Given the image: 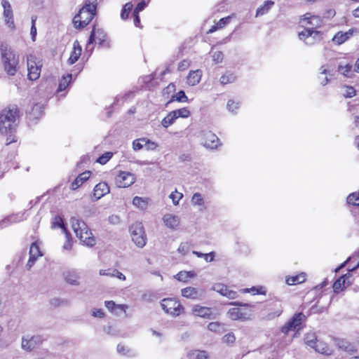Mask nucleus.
Listing matches in <instances>:
<instances>
[{"instance_id":"c756f323","label":"nucleus","mask_w":359,"mask_h":359,"mask_svg":"<svg viewBox=\"0 0 359 359\" xmlns=\"http://www.w3.org/2000/svg\"><path fill=\"white\" fill-rule=\"evenodd\" d=\"M337 70L341 74L348 78H351L355 72L354 69H353L352 65L350 64H340L338 66Z\"/></svg>"},{"instance_id":"680f3d73","label":"nucleus","mask_w":359,"mask_h":359,"mask_svg":"<svg viewBox=\"0 0 359 359\" xmlns=\"http://www.w3.org/2000/svg\"><path fill=\"white\" fill-rule=\"evenodd\" d=\"M226 106L228 109L233 113L236 112V110L238 109V103L235 102L233 100H229Z\"/></svg>"},{"instance_id":"338daca9","label":"nucleus","mask_w":359,"mask_h":359,"mask_svg":"<svg viewBox=\"0 0 359 359\" xmlns=\"http://www.w3.org/2000/svg\"><path fill=\"white\" fill-rule=\"evenodd\" d=\"M15 133H8V134H6V135H8V137H6V144L8 145V144H10L13 142H15L17 141V138L15 137V135H14Z\"/></svg>"},{"instance_id":"79ce46f5","label":"nucleus","mask_w":359,"mask_h":359,"mask_svg":"<svg viewBox=\"0 0 359 359\" xmlns=\"http://www.w3.org/2000/svg\"><path fill=\"white\" fill-rule=\"evenodd\" d=\"M133 4L131 2L126 3L123 6L121 13V19H123V20L127 19L129 15L130 12L133 9Z\"/></svg>"},{"instance_id":"a211bd4d","label":"nucleus","mask_w":359,"mask_h":359,"mask_svg":"<svg viewBox=\"0 0 359 359\" xmlns=\"http://www.w3.org/2000/svg\"><path fill=\"white\" fill-rule=\"evenodd\" d=\"M203 291L193 287H187L182 290V295L188 299H201L203 297Z\"/></svg>"},{"instance_id":"5701e85b","label":"nucleus","mask_w":359,"mask_h":359,"mask_svg":"<svg viewBox=\"0 0 359 359\" xmlns=\"http://www.w3.org/2000/svg\"><path fill=\"white\" fill-rule=\"evenodd\" d=\"M353 29H351L346 32H339L334 36L332 41L337 44L341 45L347 41L353 35Z\"/></svg>"},{"instance_id":"4468645a","label":"nucleus","mask_w":359,"mask_h":359,"mask_svg":"<svg viewBox=\"0 0 359 359\" xmlns=\"http://www.w3.org/2000/svg\"><path fill=\"white\" fill-rule=\"evenodd\" d=\"M192 313L194 316L206 319L215 318L212 309L200 305H194L192 307Z\"/></svg>"},{"instance_id":"864d4df0","label":"nucleus","mask_w":359,"mask_h":359,"mask_svg":"<svg viewBox=\"0 0 359 359\" xmlns=\"http://www.w3.org/2000/svg\"><path fill=\"white\" fill-rule=\"evenodd\" d=\"M352 259H355V261H357V264L354 266H353V267L348 266V271H355V269H357L359 267V259H358V257H356V258H351V257H350L345 262H344L340 266H339L337 269H336L335 271H338L340 269L343 268L345 266L346 262H351Z\"/></svg>"},{"instance_id":"7c9ffc66","label":"nucleus","mask_w":359,"mask_h":359,"mask_svg":"<svg viewBox=\"0 0 359 359\" xmlns=\"http://www.w3.org/2000/svg\"><path fill=\"white\" fill-rule=\"evenodd\" d=\"M149 198L135 196L133 198V204L137 208L144 210L147 208Z\"/></svg>"},{"instance_id":"f03ea898","label":"nucleus","mask_w":359,"mask_h":359,"mask_svg":"<svg viewBox=\"0 0 359 359\" xmlns=\"http://www.w3.org/2000/svg\"><path fill=\"white\" fill-rule=\"evenodd\" d=\"M0 51L4 71L9 76H14L19 69V55L6 44L1 46Z\"/></svg>"},{"instance_id":"8fccbe9b","label":"nucleus","mask_w":359,"mask_h":359,"mask_svg":"<svg viewBox=\"0 0 359 359\" xmlns=\"http://www.w3.org/2000/svg\"><path fill=\"white\" fill-rule=\"evenodd\" d=\"M145 138L135 140L133 142V148L134 150L137 151L142 148H145Z\"/></svg>"},{"instance_id":"b1692460","label":"nucleus","mask_w":359,"mask_h":359,"mask_svg":"<svg viewBox=\"0 0 359 359\" xmlns=\"http://www.w3.org/2000/svg\"><path fill=\"white\" fill-rule=\"evenodd\" d=\"M313 349L321 354L331 355L333 353L332 349L324 341L318 340L313 347Z\"/></svg>"},{"instance_id":"2f4dec72","label":"nucleus","mask_w":359,"mask_h":359,"mask_svg":"<svg viewBox=\"0 0 359 359\" xmlns=\"http://www.w3.org/2000/svg\"><path fill=\"white\" fill-rule=\"evenodd\" d=\"M236 80V75L231 72H225L219 79V83L222 85H226L228 83H232Z\"/></svg>"},{"instance_id":"ddd939ff","label":"nucleus","mask_w":359,"mask_h":359,"mask_svg":"<svg viewBox=\"0 0 359 359\" xmlns=\"http://www.w3.org/2000/svg\"><path fill=\"white\" fill-rule=\"evenodd\" d=\"M163 222L165 226L172 230H177L179 229L181 219L180 217L175 214L166 213L163 216Z\"/></svg>"},{"instance_id":"ea45409f","label":"nucleus","mask_w":359,"mask_h":359,"mask_svg":"<svg viewBox=\"0 0 359 359\" xmlns=\"http://www.w3.org/2000/svg\"><path fill=\"white\" fill-rule=\"evenodd\" d=\"M43 254L41 253L39 245L36 243H33L29 249V257L38 259V257H41Z\"/></svg>"},{"instance_id":"a19ab883","label":"nucleus","mask_w":359,"mask_h":359,"mask_svg":"<svg viewBox=\"0 0 359 359\" xmlns=\"http://www.w3.org/2000/svg\"><path fill=\"white\" fill-rule=\"evenodd\" d=\"M26 218L25 212H19L8 216V219L11 222V224L23 221Z\"/></svg>"},{"instance_id":"052dcab7","label":"nucleus","mask_w":359,"mask_h":359,"mask_svg":"<svg viewBox=\"0 0 359 359\" xmlns=\"http://www.w3.org/2000/svg\"><path fill=\"white\" fill-rule=\"evenodd\" d=\"M36 20V17H35V16L32 17V27H31L30 34L32 35V39L33 41H35V37L36 35V28L35 26Z\"/></svg>"},{"instance_id":"aec40b11","label":"nucleus","mask_w":359,"mask_h":359,"mask_svg":"<svg viewBox=\"0 0 359 359\" xmlns=\"http://www.w3.org/2000/svg\"><path fill=\"white\" fill-rule=\"evenodd\" d=\"M96 39L98 41L99 43H102L105 41V34L102 30L96 29L94 27L88 39L86 48H88L95 41Z\"/></svg>"},{"instance_id":"4be33fe9","label":"nucleus","mask_w":359,"mask_h":359,"mask_svg":"<svg viewBox=\"0 0 359 359\" xmlns=\"http://www.w3.org/2000/svg\"><path fill=\"white\" fill-rule=\"evenodd\" d=\"M351 278V275L350 273H346L345 275L341 276L339 278H338L333 285V289L335 292H338L340 290H342L346 287V282L347 281L348 285L351 283L350 278Z\"/></svg>"},{"instance_id":"c9c22d12","label":"nucleus","mask_w":359,"mask_h":359,"mask_svg":"<svg viewBox=\"0 0 359 359\" xmlns=\"http://www.w3.org/2000/svg\"><path fill=\"white\" fill-rule=\"evenodd\" d=\"M72 79V74H68L67 76H62L58 86V92L65 90L71 83Z\"/></svg>"},{"instance_id":"bf43d9fd","label":"nucleus","mask_w":359,"mask_h":359,"mask_svg":"<svg viewBox=\"0 0 359 359\" xmlns=\"http://www.w3.org/2000/svg\"><path fill=\"white\" fill-rule=\"evenodd\" d=\"M53 227H61L65 233L67 232L66 228L62 224V219L60 217H56L55 221L53 223Z\"/></svg>"},{"instance_id":"bb28decb","label":"nucleus","mask_w":359,"mask_h":359,"mask_svg":"<svg viewBox=\"0 0 359 359\" xmlns=\"http://www.w3.org/2000/svg\"><path fill=\"white\" fill-rule=\"evenodd\" d=\"M228 316L233 320H245L247 319V314L242 311L239 308L230 309L227 312Z\"/></svg>"},{"instance_id":"f257e3e1","label":"nucleus","mask_w":359,"mask_h":359,"mask_svg":"<svg viewBox=\"0 0 359 359\" xmlns=\"http://www.w3.org/2000/svg\"><path fill=\"white\" fill-rule=\"evenodd\" d=\"M20 121V111L15 104L4 109L0 114V132L2 134L15 133Z\"/></svg>"},{"instance_id":"f704fd0d","label":"nucleus","mask_w":359,"mask_h":359,"mask_svg":"<svg viewBox=\"0 0 359 359\" xmlns=\"http://www.w3.org/2000/svg\"><path fill=\"white\" fill-rule=\"evenodd\" d=\"M320 76H318V79L320 81V83L321 85L323 86H325L330 81V79L328 78L327 76H325V77H321V75H329V76H332V74H330V72L328 71L327 67L325 65H323L320 68Z\"/></svg>"},{"instance_id":"5fc2aeb1","label":"nucleus","mask_w":359,"mask_h":359,"mask_svg":"<svg viewBox=\"0 0 359 359\" xmlns=\"http://www.w3.org/2000/svg\"><path fill=\"white\" fill-rule=\"evenodd\" d=\"M344 96L346 97H353L355 95V90L352 86H345Z\"/></svg>"},{"instance_id":"c85d7f7f","label":"nucleus","mask_w":359,"mask_h":359,"mask_svg":"<svg viewBox=\"0 0 359 359\" xmlns=\"http://www.w3.org/2000/svg\"><path fill=\"white\" fill-rule=\"evenodd\" d=\"M105 306L109 310L111 313L115 315H118L117 312V309H120L121 311H123L126 313V309H128V306L126 304H116L113 301H106L104 302Z\"/></svg>"},{"instance_id":"774afa93","label":"nucleus","mask_w":359,"mask_h":359,"mask_svg":"<svg viewBox=\"0 0 359 359\" xmlns=\"http://www.w3.org/2000/svg\"><path fill=\"white\" fill-rule=\"evenodd\" d=\"M92 316L93 317H98V318H102L104 316V313L102 309H95L92 311Z\"/></svg>"},{"instance_id":"6e6552de","label":"nucleus","mask_w":359,"mask_h":359,"mask_svg":"<svg viewBox=\"0 0 359 359\" xmlns=\"http://www.w3.org/2000/svg\"><path fill=\"white\" fill-rule=\"evenodd\" d=\"M39 63L40 62L36 61V57L34 55L29 54L27 55V76L29 80L35 81L39 78L41 68V65Z\"/></svg>"},{"instance_id":"9b49d317","label":"nucleus","mask_w":359,"mask_h":359,"mask_svg":"<svg viewBox=\"0 0 359 359\" xmlns=\"http://www.w3.org/2000/svg\"><path fill=\"white\" fill-rule=\"evenodd\" d=\"M62 278L65 282L72 286H79L81 285V272L76 269H67L62 273Z\"/></svg>"},{"instance_id":"58836bf2","label":"nucleus","mask_w":359,"mask_h":359,"mask_svg":"<svg viewBox=\"0 0 359 359\" xmlns=\"http://www.w3.org/2000/svg\"><path fill=\"white\" fill-rule=\"evenodd\" d=\"M189 359H208V354L205 351L195 350L188 355Z\"/></svg>"},{"instance_id":"69168bd1","label":"nucleus","mask_w":359,"mask_h":359,"mask_svg":"<svg viewBox=\"0 0 359 359\" xmlns=\"http://www.w3.org/2000/svg\"><path fill=\"white\" fill-rule=\"evenodd\" d=\"M175 278L179 280L182 282H187L188 281V276L187 274V271H180L179 272L176 276Z\"/></svg>"},{"instance_id":"a878e982","label":"nucleus","mask_w":359,"mask_h":359,"mask_svg":"<svg viewBox=\"0 0 359 359\" xmlns=\"http://www.w3.org/2000/svg\"><path fill=\"white\" fill-rule=\"evenodd\" d=\"M202 71L196 69L194 71H190L187 76V83L189 86H194L198 84L201 79Z\"/></svg>"},{"instance_id":"f3484780","label":"nucleus","mask_w":359,"mask_h":359,"mask_svg":"<svg viewBox=\"0 0 359 359\" xmlns=\"http://www.w3.org/2000/svg\"><path fill=\"white\" fill-rule=\"evenodd\" d=\"M213 290L230 299H234L238 297V294L236 291L230 290L226 285L222 283L214 285Z\"/></svg>"},{"instance_id":"9d476101","label":"nucleus","mask_w":359,"mask_h":359,"mask_svg":"<svg viewBox=\"0 0 359 359\" xmlns=\"http://www.w3.org/2000/svg\"><path fill=\"white\" fill-rule=\"evenodd\" d=\"M135 182V177L133 174L122 171L115 178V183L120 188H126L131 186Z\"/></svg>"},{"instance_id":"c03bdc74","label":"nucleus","mask_w":359,"mask_h":359,"mask_svg":"<svg viewBox=\"0 0 359 359\" xmlns=\"http://www.w3.org/2000/svg\"><path fill=\"white\" fill-rule=\"evenodd\" d=\"M347 203L353 205H359V192L352 193L347 197Z\"/></svg>"},{"instance_id":"4d7b16f0","label":"nucleus","mask_w":359,"mask_h":359,"mask_svg":"<svg viewBox=\"0 0 359 359\" xmlns=\"http://www.w3.org/2000/svg\"><path fill=\"white\" fill-rule=\"evenodd\" d=\"M117 351L123 355H131L130 353V351L124 345L118 344L117 346Z\"/></svg>"},{"instance_id":"f8f14e48","label":"nucleus","mask_w":359,"mask_h":359,"mask_svg":"<svg viewBox=\"0 0 359 359\" xmlns=\"http://www.w3.org/2000/svg\"><path fill=\"white\" fill-rule=\"evenodd\" d=\"M43 341L44 339L40 335L33 336L29 339L23 337L22 340V348L25 351H31L41 344Z\"/></svg>"},{"instance_id":"412c9836","label":"nucleus","mask_w":359,"mask_h":359,"mask_svg":"<svg viewBox=\"0 0 359 359\" xmlns=\"http://www.w3.org/2000/svg\"><path fill=\"white\" fill-rule=\"evenodd\" d=\"M81 46L78 41H75L73 44V50L70 53V56L67 60L69 65L74 64L81 55Z\"/></svg>"},{"instance_id":"e2e57ef3","label":"nucleus","mask_w":359,"mask_h":359,"mask_svg":"<svg viewBox=\"0 0 359 359\" xmlns=\"http://www.w3.org/2000/svg\"><path fill=\"white\" fill-rule=\"evenodd\" d=\"M145 148L147 150H154L157 147V144L154 142L150 141L149 140H147L145 138Z\"/></svg>"},{"instance_id":"473e14b6","label":"nucleus","mask_w":359,"mask_h":359,"mask_svg":"<svg viewBox=\"0 0 359 359\" xmlns=\"http://www.w3.org/2000/svg\"><path fill=\"white\" fill-rule=\"evenodd\" d=\"M306 280V274L302 273L299 275L290 276L286 278V283L288 285H292L304 282Z\"/></svg>"},{"instance_id":"6ab92c4d","label":"nucleus","mask_w":359,"mask_h":359,"mask_svg":"<svg viewBox=\"0 0 359 359\" xmlns=\"http://www.w3.org/2000/svg\"><path fill=\"white\" fill-rule=\"evenodd\" d=\"M108 193H109V187L106 182L98 183L93 189V196L96 200L101 198Z\"/></svg>"},{"instance_id":"39448f33","label":"nucleus","mask_w":359,"mask_h":359,"mask_svg":"<svg viewBox=\"0 0 359 359\" xmlns=\"http://www.w3.org/2000/svg\"><path fill=\"white\" fill-rule=\"evenodd\" d=\"M129 231L134 243L139 248H143L147 243V236L142 223L137 222L133 224Z\"/></svg>"},{"instance_id":"20e7f679","label":"nucleus","mask_w":359,"mask_h":359,"mask_svg":"<svg viewBox=\"0 0 359 359\" xmlns=\"http://www.w3.org/2000/svg\"><path fill=\"white\" fill-rule=\"evenodd\" d=\"M71 223L76 237L83 245L88 247H93L95 245L96 240L95 236L83 220L77 217H72Z\"/></svg>"},{"instance_id":"e433bc0d","label":"nucleus","mask_w":359,"mask_h":359,"mask_svg":"<svg viewBox=\"0 0 359 359\" xmlns=\"http://www.w3.org/2000/svg\"><path fill=\"white\" fill-rule=\"evenodd\" d=\"M273 4L274 2L272 1H264V4L257 8L256 16L263 15L266 13Z\"/></svg>"},{"instance_id":"0eeeda50","label":"nucleus","mask_w":359,"mask_h":359,"mask_svg":"<svg viewBox=\"0 0 359 359\" xmlns=\"http://www.w3.org/2000/svg\"><path fill=\"white\" fill-rule=\"evenodd\" d=\"M162 309L168 313L177 316L184 311L180 302L174 298L163 299L161 302Z\"/></svg>"},{"instance_id":"1a4fd4ad","label":"nucleus","mask_w":359,"mask_h":359,"mask_svg":"<svg viewBox=\"0 0 359 359\" xmlns=\"http://www.w3.org/2000/svg\"><path fill=\"white\" fill-rule=\"evenodd\" d=\"M306 316L302 312L294 314L293 317L282 327L281 332L284 334H287L290 331L296 330L301 325L302 323L306 320Z\"/></svg>"},{"instance_id":"0e129e2a","label":"nucleus","mask_w":359,"mask_h":359,"mask_svg":"<svg viewBox=\"0 0 359 359\" xmlns=\"http://www.w3.org/2000/svg\"><path fill=\"white\" fill-rule=\"evenodd\" d=\"M231 16H227L226 18H221L217 22V27L219 29L223 28L226 25H227L230 22Z\"/></svg>"},{"instance_id":"4c0bfd02","label":"nucleus","mask_w":359,"mask_h":359,"mask_svg":"<svg viewBox=\"0 0 359 359\" xmlns=\"http://www.w3.org/2000/svg\"><path fill=\"white\" fill-rule=\"evenodd\" d=\"M177 119L173 111H170L161 121V124L164 128H168L170 126L173 124Z\"/></svg>"},{"instance_id":"13d9d810","label":"nucleus","mask_w":359,"mask_h":359,"mask_svg":"<svg viewBox=\"0 0 359 359\" xmlns=\"http://www.w3.org/2000/svg\"><path fill=\"white\" fill-rule=\"evenodd\" d=\"M149 1V0H148L147 1H140L135 7V8L134 10V13H139L140 12L142 11L145 8V7L147 6Z\"/></svg>"},{"instance_id":"2eb2a0df","label":"nucleus","mask_w":359,"mask_h":359,"mask_svg":"<svg viewBox=\"0 0 359 359\" xmlns=\"http://www.w3.org/2000/svg\"><path fill=\"white\" fill-rule=\"evenodd\" d=\"M219 138L217 135L210 131L205 132L203 133V144L205 147L208 149H216L218 146Z\"/></svg>"},{"instance_id":"393cba45","label":"nucleus","mask_w":359,"mask_h":359,"mask_svg":"<svg viewBox=\"0 0 359 359\" xmlns=\"http://www.w3.org/2000/svg\"><path fill=\"white\" fill-rule=\"evenodd\" d=\"M302 20L306 22V24L311 25V27H320L323 24L322 19L319 16L311 15L310 13H306Z\"/></svg>"},{"instance_id":"cd10ccee","label":"nucleus","mask_w":359,"mask_h":359,"mask_svg":"<svg viewBox=\"0 0 359 359\" xmlns=\"http://www.w3.org/2000/svg\"><path fill=\"white\" fill-rule=\"evenodd\" d=\"M90 171H85L83 173L80 174L72 183V189H77L85 181H86L90 177Z\"/></svg>"},{"instance_id":"72a5a7b5","label":"nucleus","mask_w":359,"mask_h":359,"mask_svg":"<svg viewBox=\"0 0 359 359\" xmlns=\"http://www.w3.org/2000/svg\"><path fill=\"white\" fill-rule=\"evenodd\" d=\"M318 340L319 339L317 338V336L314 332H309L305 334V344L312 348H313Z\"/></svg>"},{"instance_id":"603ef678","label":"nucleus","mask_w":359,"mask_h":359,"mask_svg":"<svg viewBox=\"0 0 359 359\" xmlns=\"http://www.w3.org/2000/svg\"><path fill=\"white\" fill-rule=\"evenodd\" d=\"M235 340L236 337L232 332L225 334L222 338V341L226 344H233Z\"/></svg>"},{"instance_id":"dca6fc26","label":"nucleus","mask_w":359,"mask_h":359,"mask_svg":"<svg viewBox=\"0 0 359 359\" xmlns=\"http://www.w3.org/2000/svg\"><path fill=\"white\" fill-rule=\"evenodd\" d=\"M1 6L4 8V17L6 25L10 27H14L13 13L11 4L8 0H2Z\"/></svg>"},{"instance_id":"3c124183","label":"nucleus","mask_w":359,"mask_h":359,"mask_svg":"<svg viewBox=\"0 0 359 359\" xmlns=\"http://www.w3.org/2000/svg\"><path fill=\"white\" fill-rule=\"evenodd\" d=\"M111 157H112V153L106 152L105 154H102L97 159V162L102 165H104V164L107 163V162H108Z\"/></svg>"},{"instance_id":"09e8293b","label":"nucleus","mask_w":359,"mask_h":359,"mask_svg":"<svg viewBox=\"0 0 359 359\" xmlns=\"http://www.w3.org/2000/svg\"><path fill=\"white\" fill-rule=\"evenodd\" d=\"M183 195L182 194L178 192L177 190L175 191H172L170 196L169 198L172 200L174 205H177L179 203V201L182 198Z\"/></svg>"},{"instance_id":"a18cd8bd","label":"nucleus","mask_w":359,"mask_h":359,"mask_svg":"<svg viewBox=\"0 0 359 359\" xmlns=\"http://www.w3.org/2000/svg\"><path fill=\"white\" fill-rule=\"evenodd\" d=\"M208 329L214 332H221L223 330V325L218 322H212L208 325Z\"/></svg>"},{"instance_id":"423d86ee","label":"nucleus","mask_w":359,"mask_h":359,"mask_svg":"<svg viewBox=\"0 0 359 359\" xmlns=\"http://www.w3.org/2000/svg\"><path fill=\"white\" fill-rule=\"evenodd\" d=\"M299 38L306 45L312 46L323 39V33L313 27H308L299 33Z\"/></svg>"},{"instance_id":"de8ad7c7","label":"nucleus","mask_w":359,"mask_h":359,"mask_svg":"<svg viewBox=\"0 0 359 359\" xmlns=\"http://www.w3.org/2000/svg\"><path fill=\"white\" fill-rule=\"evenodd\" d=\"M173 112L175 113V116H177V118L181 117V118H187L190 115V111L187 107H183L179 109L174 110Z\"/></svg>"},{"instance_id":"6e6d98bb","label":"nucleus","mask_w":359,"mask_h":359,"mask_svg":"<svg viewBox=\"0 0 359 359\" xmlns=\"http://www.w3.org/2000/svg\"><path fill=\"white\" fill-rule=\"evenodd\" d=\"M212 57L215 63H220L223 61L224 54L222 51H215L212 53Z\"/></svg>"},{"instance_id":"7ed1b4c3","label":"nucleus","mask_w":359,"mask_h":359,"mask_svg":"<svg viewBox=\"0 0 359 359\" xmlns=\"http://www.w3.org/2000/svg\"><path fill=\"white\" fill-rule=\"evenodd\" d=\"M97 4V0H86L84 6L73 19L76 28H83L90 23L96 14Z\"/></svg>"},{"instance_id":"37998d69","label":"nucleus","mask_w":359,"mask_h":359,"mask_svg":"<svg viewBox=\"0 0 359 359\" xmlns=\"http://www.w3.org/2000/svg\"><path fill=\"white\" fill-rule=\"evenodd\" d=\"M171 101H177L180 102H187L188 97L184 90L179 91L177 94L172 95Z\"/></svg>"},{"instance_id":"49530a36","label":"nucleus","mask_w":359,"mask_h":359,"mask_svg":"<svg viewBox=\"0 0 359 359\" xmlns=\"http://www.w3.org/2000/svg\"><path fill=\"white\" fill-rule=\"evenodd\" d=\"M191 203L194 205L203 206L204 201L201 194L195 193L191 198Z\"/></svg>"}]
</instances>
